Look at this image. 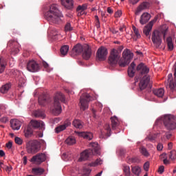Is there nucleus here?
Segmentation results:
<instances>
[{
  "mask_svg": "<svg viewBox=\"0 0 176 176\" xmlns=\"http://www.w3.org/2000/svg\"><path fill=\"white\" fill-rule=\"evenodd\" d=\"M8 120H8V118L3 117L1 118L0 122H1L2 123H6V122H8Z\"/></svg>",
  "mask_w": 176,
  "mask_h": 176,
  "instance_id": "nucleus-56",
  "label": "nucleus"
},
{
  "mask_svg": "<svg viewBox=\"0 0 176 176\" xmlns=\"http://www.w3.org/2000/svg\"><path fill=\"white\" fill-rule=\"evenodd\" d=\"M91 54L93 52H91V48L90 46L85 45L83 46V51L82 54V57L84 60H90L91 58Z\"/></svg>",
  "mask_w": 176,
  "mask_h": 176,
  "instance_id": "nucleus-14",
  "label": "nucleus"
},
{
  "mask_svg": "<svg viewBox=\"0 0 176 176\" xmlns=\"http://www.w3.org/2000/svg\"><path fill=\"white\" fill-rule=\"evenodd\" d=\"M110 31L112 32V34H118V32H119V31L116 30L115 28L111 29Z\"/></svg>",
  "mask_w": 176,
  "mask_h": 176,
  "instance_id": "nucleus-61",
  "label": "nucleus"
},
{
  "mask_svg": "<svg viewBox=\"0 0 176 176\" xmlns=\"http://www.w3.org/2000/svg\"><path fill=\"white\" fill-rule=\"evenodd\" d=\"M134 54L129 49H126L122 52V58L119 61L120 67H126L129 65Z\"/></svg>",
  "mask_w": 176,
  "mask_h": 176,
  "instance_id": "nucleus-7",
  "label": "nucleus"
},
{
  "mask_svg": "<svg viewBox=\"0 0 176 176\" xmlns=\"http://www.w3.org/2000/svg\"><path fill=\"white\" fill-rule=\"evenodd\" d=\"M171 80H173V74H169L168 75V81L170 82Z\"/></svg>",
  "mask_w": 176,
  "mask_h": 176,
  "instance_id": "nucleus-60",
  "label": "nucleus"
},
{
  "mask_svg": "<svg viewBox=\"0 0 176 176\" xmlns=\"http://www.w3.org/2000/svg\"><path fill=\"white\" fill-rule=\"evenodd\" d=\"M91 101V96L89 94H84L80 98V108L82 111H86L89 108V102Z\"/></svg>",
  "mask_w": 176,
  "mask_h": 176,
  "instance_id": "nucleus-10",
  "label": "nucleus"
},
{
  "mask_svg": "<svg viewBox=\"0 0 176 176\" xmlns=\"http://www.w3.org/2000/svg\"><path fill=\"white\" fill-rule=\"evenodd\" d=\"M102 164V160L98 158L94 162H92L90 166L96 167V166H100Z\"/></svg>",
  "mask_w": 176,
  "mask_h": 176,
  "instance_id": "nucleus-41",
  "label": "nucleus"
},
{
  "mask_svg": "<svg viewBox=\"0 0 176 176\" xmlns=\"http://www.w3.org/2000/svg\"><path fill=\"white\" fill-rule=\"evenodd\" d=\"M162 120L164 126H165L166 130H175V117L173 115H165L164 116Z\"/></svg>",
  "mask_w": 176,
  "mask_h": 176,
  "instance_id": "nucleus-6",
  "label": "nucleus"
},
{
  "mask_svg": "<svg viewBox=\"0 0 176 176\" xmlns=\"http://www.w3.org/2000/svg\"><path fill=\"white\" fill-rule=\"evenodd\" d=\"M153 94L160 98H162L164 96V89L163 88H160L158 89H155L153 91Z\"/></svg>",
  "mask_w": 176,
  "mask_h": 176,
  "instance_id": "nucleus-28",
  "label": "nucleus"
},
{
  "mask_svg": "<svg viewBox=\"0 0 176 176\" xmlns=\"http://www.w3.org/2000/svg\"><path fill=\"white\" fill-rule=\"evenodd\" d=\"M166 43L167 44L168 50H170V52L173 50L174 43H173V38H171V36H169L166 38Z\"/></svg>",
  "mask_w": 176,
  "mask_h": 176,
  "instance_id": "nucleus-29",
  "label": "nucleus"
},
{
  "mask_svg": "<svg viewBox=\"0 0 176 176\" xmlns=\"http://www.w3.org/2000/svg\"><path fill=\"white\" fill-rule=\"evenodd\" d=\"M133 32L136 36V38H133L134 41H137L138 39H140V38H141V34H140V32L138 30V29L137 28H135V26H133L132 27Z\"/></svg>",
  "mask_w": 176,
  "mask_h": 176,
  "instance_id": "nucleus-37",
  "label": "nucleus"
},
{
  "mask_svg": "<svg viewBox=\"0 0 176 176\" xmlns=\"http://www.w3.org/2000/svg\"><path fill=\"white\" fill-rule=\"evenodd\" d=\"M89 148H91L85 150L81 153L78 162H85V160H87L91 155H100V146H98V143H90Z\"/></svg>",
  "mask_w": 176,
  "mask_h": 176,
  "instance_id": "nucleus-3",
  "label": "nucleus"
},
{
  "mask_svg": "<svg viewBox=\"0 0 176 176\" xmlns=\"http://www.w3.org/2000/svg\"><path fill=\"white\" fill-rule=\"evenodd\" d=\"M144 168L145 171H148V170H149V162H146L144 164Z\"/></svg>",
  "mask_w": 176,
  "mask_h": 176,
  "instance_id": "nucleus-50",
  "label": "nucleus"
},
{
  "mask_svg": "<svg viewBox=\"0 0 176 176\" xmlns=\"http://www.w3.org/2000/svg\"><path fill=\"white\" fill-rule=\"evenodd\" d=\"M13 170V168L12 166H6V171L8 173H10Z\"/></svg>",
  "mask_w": 176,
  "mask_h": 176,
  "instance_id": "nucleus-59",
  "label": "nucleus"
},
{
  "mask_svg": "<svg viewBox=\"0 0 176 176\" xmlns=\"http://www.w3.org/2000/svg\"><path fill=\"white\" fill-rule=\"evenodd\" d=\"M15 143L17 144V145H21L23 144V140L19 137H16L14 138Z\"/></svg>",
  "mask_w": 176,
  "mask_h": 176,
  "instance_id": "nucleus-47",
  "label": "nucleus"
},
{
  "mask_svg": "<svg viewBox=\"0 0 176 176\" xmlns=\"http://www.w3.org/2000/svg\"><path fill=\"white\" fill-rule=\"evenodd\" d=\"M176 83L174 82V80L169 81V87L173 90V89H175Z\"/></svg>",
  "mask_w": 176,
  "mask_h": 176,
  "instance_id": "nucleus-48",
  "label": "nucleus"
},
{
  "mask_svg": "<svg viewBox=\"0 0 176 176\" xmlns=\"http://www.w3.org/2000/svg\"><path fill=\"white\" fill-rule=\"evenodd\" d=\"M60 102H64L65 104V96L63 93L58 92L56 94L54 98V104L52 107V113L54 115H60L61 113V104Z\"/></svg>",
  "mask_w": 176,
  "mask_h": 176,
  "instance_id": "nucleus-5",
  "label": "nucleus"
},
{
  "mask_svg": "<svg viewBox=\"0 0 176 176\" xmlns=\"http://www.w3.org/2000/svg\"><path fill=\"white\" fill-rule=\"evenodd\" d=\"M13 144L12 143V142H8L6 144V147L8 148V149H10V148H12Z\"/></svg>",
  "mask_w": 176,
  "mask_h": 176,
  "instance_id": "nucleus-57",
  "label": "nucleus"
},
{
  "mask_svg": "<svg viewBox=\"0 0 176 176\" xmlns=\"http://www.w3.org/2000/svg\"><path fill=\"white\" fill-rule=\"evenodd\" d=\"M146 140H147V141H155L156 140V135H150L148 137L146 138Z\"/></svg>",
  "mask_w": 176,
  "mask_h": 176,
  "instance_id": "nucleus-49",
  "label": "nucleus"
},
{
  "mask_svg": "<svg viewBox=\"0 0 176 176\" xmlns=\"http://www.w3.org/2000/svg\"><path fill=\"white\" fill-rule=\"evenodd\" d=\"M6 68V60L3 57L0 58V74H2Z\"/></svg>",
  "mask_w": 176,
  "mask_h": 176,
  "instance_id": "nucleus-32",
  "label": "nucleus"
},
{
  "mask_svg": "<svg viewBox=\"0 0 176 176\" xmlns=\"http://www.w3.org/2000/svg\"><path fill=\"white\" fill-rule=\"evenodd\" d=\"M76 134L78 137H82L85 140H88L89 141L93 140V133L91 132H76Z\"/></svg>",
  "mask_w": 176,
  "mask_h": 176,
  "instance_id": "nucleus-18",
  "label": "nucleus"
},
{
  "mask_svg": "<svg viewBox=\"0 0 176 176\" xmlns=\"http://www.w3.org/2000/svg\"><path fill=\"white\" fill-rule=\"evenodd\" d=\"M138 75L135 77V82H138V79H140L139 83V87L140 90H145L147 87H151V77L148 75L149 72V68L144 63H140L136 68Z\"/></svg>",
  "mask_w": 176,
  "mask_h": 176,
  "instance_id": "nucleus-1",
  "label": "nucleus"
},
{
  "mask_svg": "<svg viewBox=\"0 0 176 176\" xmlns=\"http://www.w3.org/2000/svg\"><path fill=\"white\" fill-rule=\"evenodd\" d=\"M69 126H71V122L69 120H66L64 123V124L60 125L58 127L55 129L56 133H58L61 131H64L67 127Z\"/></svg>",
  "mask_w": 176,
  "mask_h": 176,
  "instance_id": "nucleus-21",
  "label": "nucleus"
},
{
  "mask_svg": "<svg viewBox=\"0 0 176 176\" xmlns=\"http://www.w3.org/2000/svg\"><path fill=\"white\" fill-rule=\"evenodd\" d=\"M41 149V144L36 140H30L26 143V151L28 153L35 155Z\"/></svg>",
  "mask_w": 176,
  "mask_h": 176,
  "instance_id": "nucleus-8",
  "label": "nucleus"
},
{
  "mask_svg": "<svg viewBox=\"0 0 176 176\" xmlns=\"http://www.w3.org/2000/svg\"><path fill=\"white\" fill-rule=\"evenodd\" d=\"M168 32V28L167 26H164L160 31L155 30L153 32L151 39L157 49H159L162 45V35L164 39Z\"/></svg>",
  "mask_w": 176,
  "mask_h": 176,
  "instance_id": "nucleus-4",
  "label": "nucleus"
},
{
  "mask_svg": "<svg viewBox=\"0 0 176 176\" xmlns=\"http://www.w3.org/2000/svg\"><path fill=\"white\" fill-rule=\"evenodd\" d=\"M46 20L50 24H60L61 23L63 14L58 10L57 4H52L50 6V9L45 14Z\"/></svg>",
  "mask_w": 176,
  "mask_h": 176,
  "instance_id": "nucleus-2",
  "label": "nucleus"
},
{
  "mask_svg": "<svg viewBox=\"0 0 176 176\" xmlns=\"http://www.w3.org/2000/svg\"><path fill=\"white\" fill-rule=\"evenodd\" d=\"M151 20V15L148 12H144L142 14L140 19V23L142 25L146 24Z\"/></svg>",
  "mask_w": 176,
  "mask_h": 176,
  "instance_id": "nucleus-20",
  "label": "nucleus"
},
{
  "mask_svg": "<svg viewBox=\"0 0 176 176\" xmlns=\"http://www.w3.org/2000/svg\"><path fill=\"white\" fill-rule=\"evenodd\" d=\"M45 160H46V155L44 153H38L33 156L30 160V162L32 163V164H36L37 166H39V164H42Z\"/></svg>",
  "mask_w": 176,
  "mask_h": 176,
  "instance_id": "nucleus-11",
  "label": "nucleus"
},
{
  "mask_svg": "<svg viewBox=\"0 0 176 176\" xmlns=\"http://www.w3.org/2000/svg\"><path fill=\"white\" fill-rule=\"evenodd\" d=\"M47 102V96L43 95L38 97V104L41 105V107H45Z\"/></svg>",
  "mask_w": 176,
  "mask_h": 176,
  "instance_id": "nucleus-27",
  "label": "nucleus"
},
{
  "mask_svg": "<svg viewBox=\"0 0 176 176\" xmlns=\"http://www.w3.org/2000/svg\"><path fill=\"white\" fill-rule=\"evenodd\" d=\"M169 158L171 159V160H175V159H176V151H172L170 152Z\"/></svg>",
  "mask_w": 176,
  "mask_h": 176,
  "instance_id": "nucleus-43",
  "label": "nucleus"
},
{
  "mask_svg": "<svg viewBox=\"0 0 176 176\" xmlns=\"http://www.w3.org/2000/svg\"><path fill=\"white\" fill-rule=\"evenodd\" d=\"M30 123L33 129H43L45 126V123L43 121L32 120Z\"/></svg>",
  "mask_w": 176,
  "mask_h": 176,
  "instance_id": "nucleus-23",
  "label": "nucleus"
},
{
  "mask_svg": "<svg viewBox=\"0 0 176 176\" xmlns=\"http://www.w3.org/2000/svg\"><path fill=\"white\" fill-rule=\"evenodd\" d=\"M65 142L67 144V145H74V144L76 143V140L74 136H69L67 139H66Z\"/></svg>",
  "mask_w": 176,
  "mask_h": 176,
  "instance_id": "nucleus-36",
  "label": "nucleus"
},
{
  "mask_svg": "<svg viewBox=\"0 0 176 176\" xmlns=\"http://www.w3.org/2000/svg\"><path fill=\"white\" fill-rule=\"evenodd\" d=\"M119 60H120V52L117 50L113 49L109 57V64L112 67H115L119 62Z\"/></svg>",
  "mask_w": 176,
  "mask_h": 176,
  "instance_id": "nucleus-9",
  "label": "nucleus"
},
{
  "mask_svg": "<svg viewBox=\"0 0 176 176\" xmlns=\"http://www.w3.org/2000/svg\"><path fill=\"white\" fill-rule=\"evenodd\" d=\"M8 46H10V47H19V43L14 40H10L8 43Z\"/></svg>",
  "mask_w": 176,
  "mask_h": 176,
  "instance_id": "nucleus-38",
  "label": "nucleus"
},
{
  "mask_svg": "<svg viewBox=\"0 0 176 176\" xmlns=\"http://www.w3.org/2000/svg\"><path fill=\"white\" fill-rule=\"evenodd\" d=\"M150 7H151V3H149V2L144 1L138 7L137 10L135 12V14L136 15L140 14V13H141L142 10H146V9H149Z\"/></svg>",
  "mask_w": 176,
  "mask_h": 176,
  "instance_id": "nucleus-16",
  "label": "nucleus"
},
{
  "mask_svg": "<svg viewBox=\"0 0 176 176\" xmlns=\"http://www.w3.org/2000/svg\"><path fill=\"white\" fill-rule=\"evenodd\" d=\"M105 137H111V126L109 124H106L104 129L101 131V138H105Z\"/></svg>",
  "mask_w": 176,
  "mask_h": 176,
  "instance_id": "nucleus-17",
  "label": "nucleus"
},
{
  "mask_svg": "<svg viewBox=\"0 0 176 176\" xmlns=\"http://www.w3.org/2000/svg\"><path fill=\"white\" fill-rule=\"evenodd\" d=\"M82 52H83V46H82L80 44H77L72 49V53L75 54L76 55L80 54Z\"/></svg>",
  "mask_w": 176,
  "mask_h": 176,
  "instance_id": "nucleus-26",
  "label": "nucleus"
},
{
  "mask_svg": "<svg viewBox=\"0 0 176 176\" xmlns=\"http://www.w3.org/2000/svg\"><path fill=\"white\" fill-rule=\"evenodd\" d=\"M61 5L66 9H72L74 8V0H60Z\"/></svg>",
  "mask_w": 176,
  "mask_h": 176,
  "instance_id": "nucleus-22",
  "label": "nucleus"
},
{
  "mask_svg": "<svg viewBox=\"0 0 176 176\" xmlns=\"http://www.w3.org/2000/svg\"><path fill=\"white\" fill-rule=\"evenodd\" d=\"M32 173L34 174V175H42V174L45 173V169L42 168H33Z\"/></svg>",
  "mask_w": 176,
  "mask_h": 176,
  "instance_id": "nucleus-30",
  "label": "nucleus"
},
{
  "mask_svg": "<svg viewBox=\"0 0 176 176\" xmlns=\"http://www.w3.org/2000/svg\"><path fill=\"white\" fill-rule=\"evenodd\" d=\"M128 75L129 78H134V75H135V63L134 62L128 67Z\"/></svg>",
  "mask_w": 176,
  "mask_h": 176,
  "instance_id": "nucleus-24",
  "label": "nucleus"
},
{
  "mask_svg": "<svg viewBox=\"0 0 176 176\" xmlns=\"http://www.w3.org/2000/svg\"><path fill=\"white\" fill-rule=\"evenodd\" d=\"M32 133L33 131L31 126H28L27 129L24 130L25 137H26V138H30V137L32 135Z\"/></svg>",
  "mask_w": 176,
  "mask_h": 176,
  "instance_id": "nucleus-33",
  "label": "nucleus"
},
{
  "mask_svg": "<svg viewBox=\"0 0 176 176\" xmlns=\"http://www.w3.org/2000/svg\"><path fill=\"white\" fill-rule=\"evenodd\" d=\"M120 16H122V11H117L115 13V17L118 18L120 17Z\"/></svg>",
  "mask_w": 176,
  "mask_h": 176,
  "instance_id": "nucleus-54",
  "label": "nucleus"
},
{
  "mask_svg": "<svg viewBox=\"0 0 176 176\" xmlns=\"http://www.w3.org/2000/svg\"><path fill=\"white\" fill-rule=\"evenodd\" d=\"M158 173H160V174H163V173H164V166L159 167Z\"/></svg>",
  "mask_w": 176,
  "mask_h": 176,
  "instance_id": "nucleus-51",
  "label": "nucleus"
},
{
  "mask_svg": "<svg viewBox=\"0 0 176 176\" xmlns=\"http://www.w3.org/2000/svg\"><path fill=\"white\" fill-rule=\"evenodd\" d=\"M72 124L76 129H82L83 128V122L80 121V120L76 119L73 121Z\"/></svg>",
  "mask_w": 176,
  "mask_h": 176,
  "instance_id": "nucleus-31",
  "label": "nucleus"
},
{
  "mask_svg": "<svg viewBox=\"0 0 176 176\" xmlns=\"http://www.w3.org/2000/svg\"><path fill=\"white\" fill-rule=\"evenodd\" d=\"M129 2L132 5H136V3H138V2H140V0H129Z\"/></svg>",
  "mask_w": 176,
  "mask_h": 176,
  "instance_id": "nucleus-55",
  "label": "nucleus"
},
{
  "mask_svg": "<svg viewBox=\"0 0 176 176\" xmlns=\"http://www.w3.org/2000/svg\"><path fill=\"white\" fill-rule=\"evenodd\" d=\"M160 159H161V160H162V159H167V154L166 153H162L160 155Z\"/></svg>",
  "mask_w": 176,
  "mask_h": 176,
  "instance_id": "nucleus-53",
  "label": "nucleus"
},
{
  "mask_svg": "<svg viewBox=\"0 0 176 176\" xmlns=\"http://www.w3.org/2000/svg\"><path fill=\"white\" fill-rule=\"evenodd\" d=\"M156 19L152 20L148 23V24L144 27L143 29V32L146 36H149V34H151V31H152V28L153 27V24L156 23Z\"/></svg>",
  "mask_w": 176,
  "mask_h": 176,
  "instance_id": "nucleus-15",
  "label": "nucleus"
},
{
  "mask_svg": "<svg viewBox=\"0 0 176 176\" xmlns=\"http://www.w3.org/2000/svg\"><path fill=\"white\" fill-rule=\"evenodd\" d=\"M157 151H162L163 150V144L162 143H159L157 146Z\"/></svg>",
  "mask_w": 176,
  "mask_h": 176,
  "instance_id": "nucleus-52",
  "label": "nucleus"
},
{
  "mask_svg": "<svg viewBox=\"0 0 176 176\" xmlns=\"http://www.w3.org/2000/svg\"><path fill=\"white\" fill-rule=\"evenodd\" d=\"M4 155H5V151H3V150H0V156L1 157H3Z\"/></svg>",
  "mask_w": 176,
  "mask_h": 176,
  "instance_id": "nucleus-62",
  "label": "nucleus"
},
{
  "mask_svg": "<svg viewBox=\"0 0 176 176\" xmlns=\"http://www.w3.org/2000/svg\"><path fill=\"white\" fill-rule=\"evenodd\" d=\"M173 75H174L175 80H176V63L175 64V72Z\"/></svg>",
  "mask_w": 176,
  "mask_h": 176,
  "instance_id": "nucleus-64",
  "label": "nucleus"
},
{
  "mask_svg": "<svg viewBox=\"0 0 176 176\" xmlns=\"http://www.w3.org/2000/svg\"><path fill=\"white\" fill-rule=\"evenodd\" d=\"M77 12H78V16H83V14H85L84 10H80L79 11H77Z\"/></svg>",
  "mask_w": 176,
  "mask_h": 176,
  "instance_id": "nucleus-58",
  "label": "nucleus"
},
{
  "mask_svg": "<svg viewBox=\"0 0 176 176\" xmlns=\"http://www.w3.org/2000/svg\"><path fill=\"white\" fill-rule=\"evenodd\" d=\"M74 30V28L71 26L70 23H67L65 26V31L68 32V31H72Z\"/></svg>",
  "mask_w": 176,
  "mask_h": 176,
  "instance_id": "nucleus-44",
  "label": "nucleus"
},
{
  "mask_svg": "<svg viewBox=\"0 0 176 176\" xmlns=\"http://www.w3.org/2000/svg\"><path fill=\"white\" fill-rule=\"evenodd\" d=\"M10 87H11L10 84H6L3 85L0 88L1 93H2L3 94H6L7 91H9V89H10Z\"/></svg>",
  "mask_w": 176,
  "mask_h": 176,
  "instance_id": "nucleus-34",
  "label": "nucleus"
},
{
  "mask_svg": "<svg viewBox=\"0 0 176 176\" xmlns=\"http://www.w3.org/2000/svg\"><path fill=\"white\" fill-rule=\"evenodd\" d=\"M108 54V50L104 47H100L96 52L97 60L99 61H104L107 58Z\"/></svg>",
  "mask_w": 176,
  "mask_h": 176,
  "instance_id": "nucleus-12",
  "label": "nucleus"
},
{
  "mask_svg": "<svg viewBox=\"0 0 176 176\" xmlns=\"http://www.w3.org/2000/svg\"><path fill=\"white\" fill-rule=\"evenodd\" d=\"M25 83V80H24V78H21L19 80V84H18L19 87H24Z\"/></svg>",
  "mask_w": 176,
  "mask_h": 176,
  "instance_id": "nucleus-46",
  "label": "nucleus"
},
{
  "mask_svg": "<svg viewBox=\"0 0 176 176\" xmlns=\"http://www.w3.org/2000/svg\"><path fill=\"white\" fill-rule=\"evenodd\" d=\"M10 124L12 130H20L21 127V122L17 119L11 120Z\"/></svg>",
  "mask_w": 176,
  "mask_h": 176,
  "instance_id": "nucleus-19",
  "label": "nucleus"
},
{
  "mask_svg": "<svg viewBox=\"0 0 176 176\" xmlns=\"http://www.w3.org/2000/svg\"><path fill=\"white\" fill-rule=\"evenodd\" d=\"M132 173L135 175H140V173H141V168L140 166L132 167Z\"/></svg>",
  "mask_w": 176,
  "mask_h": 176,
  "instance_id": "nucleus-39",
  "label": "nucleus"
},
{
  "mask_svg": "<svg viewBox=\"0 0 176 176\" xmlns=\"http://www.w3.org/2000/svg\"><path fill=\"white\" fill-rule=\"evenodd\" d=\"M26 68L29 72H38L39 71V64L34 60H29L27 63Z\"/></svg>",
  "mask_w": 176,
  "mask_h": 176,
  "instance_id": "nucleus-13",
  "label": "nucleus"
},
{
  "mask_svg": "<svg viewBox=\"0 0 176 176\" xmlns=\"http://www.w3.org/2000/svg\"><path fill=\"white\" fill-rule=\"evenodd\" d=\"M111 129L112 130H116L118 127L119 126V120L118 119V117L113 116L111 118Z\"/></svg>",
  "mask_w": 176,
  "mask_h": 176,
  "instance_id": "nucleus-25",
  "label": "nucleus"
},
{
  "mask_svg": "<svg viewBox=\"0 0 176 176\" xmlns=\"http://www.w3.org/2000/svg\"><path fill=\"white\" fill-rule=\"evenodd\" d=\"M140 152L142 155H143V156H145L146 157H148V156H149V153L148 152L146 148H145L144 147H142L140 148Z\"/></svg>",
  "mask_w": 176,
  "mask_h": 176,
  "instance_id": "nucleus-42",
  "label": "nucleus"
},
{
  "mask_svg": "<svg viewBox=\"0 0 176 176\" xmlns=\"http://www.w3.org/2000/svg\"><path fill=\"white\" fill-rule=\"evenodd\" d=\"M35 118H45V113L41 110H38L34 112Z\"/></svg>",
  "mask_w": 176,
  "mask_h": 176,
  "instance_id": "nucleus-40",
  "label": "nucleus"
},
{
  "mask_svg": "<svg viewBox=\"0 0 176 176\" xmlns=\"http://www.w3.org/2000/svg\"><path fill=\"white\" fill-rule=\"evenodd\" d=\"M87 9V4H83L82 6H78L77 8V12L79 10H86Z\"/></svg>",
  "mask_w": 176,
  "mask_h": 176,
  "instance_id": "nucleus-45",
  "label": "nucleus"
},
{
  "mask_svg": "<svg viewBox=\"0 0 176 176\" xmlns=\"http://www.w3.org/2000/svg\"><path fill=\"white\" fill-rule=\"evenodd\" d=\"M23 164H27V156L23 157Z\"/></svg>",
  "mask_w": 176,
  "mask_h": 176,
  "instance_id": "nucleus-63",
  "label": "nucleus"
},
{
  "mask_svg": "<svg viewBox=\"0 0 176 176\" xmlns=\"http://www.w3.org/2000/svg\"><path fill=\"white\" fill-rule=\"evenodd\" d=\"M69 50V46L68 45H63L60 48V54L62 56H67V54L68 53Z\"/></svg>",
  "mask_w": 176,
  "mask_h": 176,
  "instance_id": "nucleus-35",
  "label": "nucleus"
}]
</instances>
